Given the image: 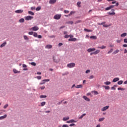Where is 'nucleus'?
Returning <instances> with one entry per match:
<instances>
[{
	"mask_svg": "<svg viewBox=\"0 0 127 127\" xmlns=\"http://www.w3.org/2000/svg\"><path fill=\"white\" fill-rule=\"evenodd\" d=\"M64 13H69V10H65L64 11Z\"/></svg>",
	"mask_w": 127,
	"mask_h": 127,
	"instance_id": "864d4df0",
	"label": "nucleus"
},
{
	"mask_svg": "<svg viewBox=\"0 0 127 127\" xmlns=\"http://www.w3.org/2000/svg\"><path fill=\"white\" fill-rule=\"evenodd\" d=\"M72 13H74V12L73 11H71L70 12V13L69 14L68 16H70V15H72Z\"/></svg>",
	"mask_w": 127,
	"mask_h": 127,
	"instance_id": "bf43d9fd",
	"label": "nucleus"
},
{
	"mask_svg": "<svg viewBox=\"0 0 127 127\" xmlns=\"http://www.w3.org/2000/svg\"><path fill=\"white\" fill-rule=\"evenodd\" d=\"M49 81H50V79H48L43 80V82H45H45H49Z\"/></svg>",
	"mask_w": 127,
	"mask_h": 127,
	"instance_id": "ea45409f",
	"label": "nucleus"
},
{
	"mask_svg": "<svg viewBox=\"0 0 127 127\" xmlns=\"http://www.w3.org/2000/svg\"><path fill=\"white\" fill-rule=\"evenodd\" d=\"M91 39H97V36H90Z\"/></svg>",
	"mask_w": 127,
	"mask_h": 127,
	"instance_id": "a878e982",
	"label": "nucleus"
},
{
	"mask_svg": "<svg viewBox=\"0 0 127 127\" xmlns=\"http://www.w3.org/2000/svg\"><path fill=\"white\" fill-rule=\"evenodd\" d=\"M117 43H121V42H122V40H117Z\"/></svg>",
	"mask_w": 127,
	"mask_h": 127,
	"instance_id": "6e6d98bb",
	"label": "nucleus"
},
{
	"mask_svg": "<svg viewBox=\"0 0 127 127\" xmlns=\"http://www.w3.org/2000/svg\"><path fill=\"white\" fill-rule=\"evenodd\" d=\"M15 13H22L23 10H17L15 11Z\"/></svg>",
	"mask_w": 127,
	"mask_h": 127,
	"instance_id": "9d476101",
	"label": "nucleus"
},
{
	"mask_svg": "<svg viewBox=\"0 0 127 127\" xmlns=\"http://www.w3.org/2000/svg\"><path fill=\"white\" fill-rule=\"evenodd\" d=\"M56 1H57V0H50L49 3L53 4L54 3H55Z\"/></svg>",
	"mask_w": 127,
	"mask_h": 127,
	"instance_id": "6e6552de",
	"label": "nucleus"
},
{
	"mask_svg": "<svg viewBox=\"0 0 127 127\" xmlns=\"http://www.w3.org/2000/svg\"><path fill=\"white\" fill-rule=\"evenodd\" d=\"M118 90H119V91L120 90H121V91H125V88L119 87V88H118Z\"/></svg>",
	"mask_w": 127,
	"mask_h": 127,
	"instance_id": "4c0bfd02",
	"label": "nucleus"
},
{
	"mask_svg": "<svg viewBox=\"0 0 127 127\" xmlns=\"http://www.w3.org/2000/svg\"><path fill=\"white\" fill-rule=\"evenodd\" d=\"M75 65H76V64H75V63H72L67 64V67H68V68H74V67H75Z\"/></svg>",
	"mask_w": 127,
	"mask_h": 127,
	"instance_id": "f257e3e1",
	"label": "nucleus"
},
{
	"mask_svg": "<svg viewBox=\"0 0 127 127\" xmlns=\"http://www.w3.org/2000/svg\"><path fill=\"white\" fill-rule=\"evenodd\" d=\"M62 45H63V43H60L58 44V46H59V47H60V46H62Z\"/></svg>",
	"mask_w": 127,
	"mask_h": 127,
	"instance_id": "5fc2aeb1",
	"label": "nucleus"
},
{
	"mask_svg": "<svg viewBox=\"0 0 127 127\" xmlns=\"http://www.w3.org/2000/svg\"><path fill=\"white\" fill-rule=\"evenodd\" d=\"M75 126V124H71L69 125V127H74Z\"/></svg>",
	"mask_w": 127,
	"mask_h": 127,
	"instance_id": "0e129e2a",
	"label": "nucleus"
},
{
	"mask_svg": "<svg viewBox=\"0 0 127 127\" xmlns=\"http://www.w3.org/2000/svg\"><path fill=\"white\" fill-rule=\"evenodd\" d=\"M83 98L85 100V101H87V102H90L91 101V99H89V98L87 97L86 96H83Z\"/></svg>",
	"mask_w": 127,
	"mask_h": 127,
	"instance_id": "1a4fd4ad",
	"label": "nucleus"
},
{
	"mask_svg": "<svg viewBox=\"0 0 127 127\" xmlns=\"http://www.w3.org/2000/svg\"><path fill=\"white\" fill-rule=\"evenodd\" d=\"M38 29H39V28H38V27H37V26L32 27V30H33L34 31H37V30H38Z\"/></svg>",
	"mask_w": 127,
	"mask_h": 127,
	"instance_id": "0eeeda50",
	"label": "nucleus"
},
{
	"mask_svg": "<svg viewBox=\"0 0 127 127\" xmlns=\"http://www.w3.org/2000/svg\"><path fill=\"white\" fill-rule=\"evenodd\" d=\"M72 123H77V121H75L73 119L70 120V123L72 124Z\"/></svg>",
	"mask_w": 127,
	"mask_h": 127,
	"instance_id": "e433bc0d",
	"label": "nucleus"
},
{
	"mask_svg": "<svg viewBox=\"0 0 127 127\" xmlns=\"http://www.w3.org/2000/svg\"><path fill=\"white\" fill-rule=\"evenodd\" d=\"M32 34L33 36H34V37H38V38H40V39L42 38V36L40 35H38L37 33L36 32H33Z\"/></svg>",
	"mask_w": 127,
	"mask_h": 127,
	"instance_id": "f03ea898",
	"label": "nucleus"
},
{
	"mask_svg": "<svg viewBox=\"0 0 127 127\" xmlns=\"http://www.w3.org/2000/svg\"><path fill=\"white\" fill-rule=\"evenodd\" d=\"M75 88H77V89H79V88L82 89V88H83V85H82L81 84H79L78 85H76L75 86Z\"/></svg>",
	"mask_w": 127,
	"mask_h": 127,
	"instance_id": "dca6fc26",
	"label": "nucleus"
},
{
	"mask_svg": "<svg viewBox=\"0 0 127 127\" xmlns=\"http://www.w3.org/2000/svg\"><path fill=\"white\" fill-rule=\"evenodd\" d=\"M47 96L46 95H41L40 98H46Z\"/></svg>",
	"mask_w": 127,
	"mask_h": 127,
	"instance_id": "de8ad7c7",
	"label": "nucleus"
},
{
	"mask_svg": "<svg viewBox=\"0 0 127 127\" xmlns=\"http://www.w3.org/2000/svg\"><path fill=\"white\" fill-rule=\"evenodd\" d=\"M53 60L54 61V62H56V63H58V62H59V61L56 60V59H55V58H54Z\"/></svg>",
	"mask_w": 127,
	"mask_h": 127,
	"instance_id": "09e8293b",
	"label": "nucleus"
},
{
	"mask_svg": "<svg viewBox=\"0 0 127 127\" xmlns=\"http://www.w3.org/2000/svg\"><path fill=\"white\" fill-rule=\"evenodd\" d=\"M69 119H70V117H64L63 119V121H64L65 122L66 121H68V120H69Z\"/></svg>",
	"mask_w": 127,
	"mask_h": 127,
	"instance_id": "a211bd4d",
	"label": "nucleus"
},
{
	"mask_svg": "<svg viewBox=\"0 0 127 127\" xmlns=\"http://www.w3.org/2000/svg\"><path fill=\"white\" fill-rule=\"evenodd\" d=\"M109 108H110L109 106H105L101 109V111H102V112H105V111H107Z\"/></svg>",
	"mask_w": 127,
	"mask_h": 127,
	"instance_id": "39448f33",
	"label": "nucleus"
},
{
	"mask_svg": "<svg viewBox=\"0 0 127 127\" xmlns=\"http://www.w3.org/2000/svg\"><path fill=\"white\" fill-rule=\"evenodd\" d=\"M85 115H86V114H82V115L79 118V119L80 120L83 119V117H85Z\"/></svg>",
	"mask_w": 127,
	"mask_h": 127,
	"instance_id": "c85d7f7f",
	"label": "nucleus"
},
{
	"mask_svg": "<svg viewBox=\"0 0 127 127\" xmlns=\"http://www.w3.org/2000/svg\"><path fill=\"white\" fill-rule=\"evenodd\" d=\"M106 46H101V47H97V48L98 49H105V48H106Z\"/></svg>",
	"mask_w": 127,
	"mask_h": 127,
	"instance_id": "6ab92c4d",
	"label": "nucleus"
},
{
	"mask_svg": "<svg viewBox=\"0 0 127 127\" xmlns=\"http://www.w3.org/2000/svg\"><path fill=\"white\" fill-rule=\"evenodd\" d=\"M109 7H110V9H112V8H114V7H115V5H110Z\"/></svg>",
	"mask_w": 127,
	"mask_h": 127,
	"instance_id": "4d7b16f0",
	"label": "nucleus"
},
{
	"mask_svg": "<svg viewBox=\"0 0 127 127\" xmlns=\"http://www.w3.org/2000/svg\"><path fill=\"white\" fill-rule=\"evenodd\" d=\"M104 84L105 85H111V82H110V81H106V82H104Z\"/></svg>",
	"mask_w": 127,
	"mask_h": 127,
	"instance_id": "7c9ffc66",
	"label": "nucleus"
},
{
	"mask_svg": "<svg viewBox=\"0 0 127 127\" xmlns=\"http://www.w3.org/2000/svg\"><path fill=\"white\" fill-rule=\"evenodd\" d=\"M24 37V39H25V40H26L27 41H28V40H29V38H28V37H27V36L26 35H24L23 36Z\"/></svg>",
	"mask_w": 127,
	"mask_h": 127,
	"instance_id": "5701e85b",
	"label": "nucleus"
},
{
	"mask_svg": "<svg viewBox=\"0 0 127 127\" xmlns=\"http://www.w3.org/2000/svg\"><path fill=\"white\" fill-rule=\"evenodd\" d=\"M13 72H14V74H17L18 73H20V71H17V70H16L15 69H13Z\"/></svg>",
	"mask_w": 127,
	"mask_h": 127,
	"instance_id": "aec40b11",
	"label": "nucleus"
},
{
	"mask_svg": "<svg viewBox=\"0 0 127 127\" xmlns=\"http://www.w3.org/2000/svg\"><path fill=\"white\" fill-rule=\"evenodd\" d=\"M120 52V50H116L115 52H114L113 54H117V53H119Z\"/></svg>",
	"mask_w": 127,
	"mask_h": 127,
	"instance_id": "473e14b6",
	"label": "nucleus"
},
{
	"mask_svg": "<svg viewBox=\"0 0 127 127\" xmlns=\"http://www.w3.org/2000/svg\"><path fill=\"white\" fill-rule=\"evenodd\" d=\"M64 38H69V35H65L64 36Z\"/></svg>",
	"mask_w": 127,
	"mask_h": 127,
	"instance_id": "e2e57ef3",
	"label": "nucleus"
},
{
	"mask_svg": "<svg viewBox=\"0 0 127 127\" xmlns=\"http://www.w3.org/2000/svg\"><path fill=\"white\" fill-rule=\"evenodd\" d=\"M77 41V39L75 38H71L68 39V41H74V42H75V41Z\"/></svg>",
	"mask_w": 127,
	"mask_h": 127,
	"instance_id": "4468645a",
	"label": "nucleus"
},
{
	"mask_svg": "<svg viewBox=\"0 0 127 127\" xmlns=\"http://www.w3.org/2000/svg\"><path fill=\"white\" fill-rule=\"evenodd\" d=\"M104 88H105L106 90H110V86H103Z\"/></svg>",
	"mask_w": 127,
	"mask_h": 127,
	"instance_id": "bb28decb",
	"label": "nucleus"
},
{
	"mask_svg": "<svg viewBox=\"0 0 127 127\" xmlns=\"http://www.w3.org/2000/svg\"><path fill=\"white\" fill-rule=\"evenodd\" d=\"M62 127H69V126L67 125H64Z\"/></svg>",
	"mask_w": 127,
	"mask_h": 127,
	"instance_id": "680f3d73",
	"label": "nucleus"
},
{
	"mask_svg": "<svg viewBox=\"0 0 127 127\" xmlns=\"http://www.w3.org/2000/svg\"><path fill=\"white\" fill-rule=\"evenodd\" d=\"M90 72H91L90 69H87V70H86L85 73H86V74H88V73H90Z\"/></svg>",
	"mask_w": 127,
	"mask_h": 127,
	"instance_id": "8fccbe9b",
	"label": "nucleus"
},
{
	"mask_svg": "<svg viewBox=\"0 0 127 127\" xmlns=\"http://www.w3.org/2000/svg\"><path fill=\"white\" fill-rule=\"evenodd\" d=\"M6 115H4L3 116L0 117V120H3V119H5L6 118Z\"/></svg>",
	"mask_w": 127,
	"mask_h": 127,
	"instance_id": "4be33fe9",
	"label": "nucleus"
},
{
	"mask_svg": "<svg viewBox=\"0 0 127 127\" xmlns=\"http://www.w3.org/2000/svg\"><path fill=\"white\" fill-rule=\"evenodd\" d=\"M105 9H106V10H110V9H111V8L109 6V7L106 8Z\"/></svg>",
	"mask_w": 127,
	"mask_h": 127,
	"instance_id": "052dcab7",
	"label": "nucleus"
},
{
	"mask_svg": "<svg viewBox=\"0 0 127 127\" xmlns=\"http://www.w3.org/2000/svg\"><path fill=\"white\" fill-rule=\"evenodd\" d=\"M115 87H117V85H115L114 86L111 87L112 90H116V88H115Z\"/></svg>",
	"mask_w": 127,
	"mask_h": 127,
	"instance_id": "c03bdc74",
	"label": "nucleus"
},
{
	"mask_svg": "<svg viewBox=\"0 0 127 127\" xmlns=\"http://www.w3.org/2000/svg\"><path fill=\"white\" fill-rule=\"evenodd\" d=\"M109 26H111V25H107V24L103 25L104 27H109Z\"/></svg>",
	"mask_w": 127,
	"mask_h": 127,
	"instance_id": "37998d69",
	"label": "nucleus"
},
{
	"mask_svg": "<svg viewBox=\"0 0 127 127\" xmlns=\"http://www.w3.org/2000/svg\"><path fill=\"white\" fill-rule=\"evenodd\" d=\"M24 19L25 20H31V19H32V17L31 16H25Z\"/></svg>",
	"mask_w": 127,
	"mask_h": 127,
	"instance_id": "20e7f679",
	"label": "nucleus"
},
{
	"mask_svg": "<svg viewBox=\"0 0 127 127\" xmlns=\"http://www.w3.org/2000/svg\"><path fill=\"white\" fill-rule=\"evenodd\" d=\"M124 43H127V38H125L124 39Z\"/></svg>",
	"mask_w": 127,
	"mask_h": 127,
	"instance_id": "3c124183",
	"label": "nucleus"
},
{
	"mask_svg": "<svg viewBox=\"0 0 127 127\" xmlns=\"http://www.w3.org/2000/svg\"><path fill=\"white\" fill-rule=\"evenodd\" d=\"M123 47H127V44H124L123 45Z\"/></svg>",
	"mask_w": 127,
	"mask_h": 127,
	"instance_id": "338daca9",
	"label": "nucleus"
},
{
	"mask_svg": "<svg viewBox=\"0 0 127 127\" xmlns=\"http://www.w3.org/2000/svg\"><path fill=\"white\" fill-rule=\"evenodd\" d=\"M19 22H20V23H22L23 22H24V19L23 18H21L19 20Z\"/></svg>",
	"mask_w": 127,
	"mask_h": 127,
	"instance_id": "393cba45",
	"label": "nucleus"
},
{
	"mask_svg": "<svg viewBox=\"0 0 127 127\" xmlns=\"http://www.w3.org/2000/svg\"><path fill=\"white\" fill-rule=\"evenodd\" d=\"M96 50V49L95 48H89L87 50L88 52H92L93 51H95Z\"/></svg>",
	"mask_w": 127,
	"mask_h": 127,
	"instance_id": "ddd939ff",
	"label": "nucleus"
},
{
	"mask_svg": "<svg viewBox=\"0 0 127 127\" xmlns=\"http://www.w3.org/2000/svg\"><path fill=\"white\" fill-rule=\"evenodd\" d=\"M77 4L78 7H81V5H80L81 2H80V1L77 2Z\"/></svg>",
	"mask_w": 127,
	"mask_h": 127,
	"instance_id": "58836bf2",
	"label": "nucleus"
},
{
	"mask_svg": "<svg viewBox=\"0 0 127 127\" xmlns=\"http://www.w3.org/2000/svg\"><path fill=\"white\" fill-rule=\"evenodd\" d=\"M45 83V81H42V82L40 83V85H43Z\"/></svg>",
	"mask_w": 127,
	"mask_h": 127,
	"instance_id": "13d9d810",
	"label": "nucleus"
},
{
	"mask_svg": "<svg viewBox=\"0 0 127 127\" xmlns=\"http://www.w3.org/2000/svg\"><path fill=\"white\" fill-rule=\"evenodd\" d=\"M46 104V102H43L41 103V107H43V106H45V104Z\"/></svg>",
	"mask_w": 127,
	"mask_h": 127,
	"instance_id": "2f4dec72",
	"label": "nucleus"
},
{
	"mask_svg": "<svg viewBox=\"0 0 127 127\" xmlns=\"http://www.w3.org/2000/svg\"><path fill=\"white\" fill-rule=\"evenodd\" d=\"M114 51V49H111L109 52H108V54H110V53H112Z\"/></svg>",
	"mask_w": 127,
	"mask_h": 127,
	"instance_id": "c9c22d12",
	"label": "nucleus"
},
{
	"mask_svg": "<svg viewBox=\"0 0 127 127\" xmlns=\"http://www.w3.org/2000/svg\"><path fill=\"white\" fill-rule=\"evenodd\" d=\"M61 18V15L57 14L54 16V19H60Z\"/></svg>",
	"mask_w": 127,
	"mask_h": 127,
	"instance_id": "7ed1b4c3",
	"label": "nucleus"
},
{
	"mask_svg": "<svg viewBox=\"0 0 127 127\" xmlns=\"http://www.w3.org/2000/svg\"><path fill=\"white\" fill-rule=\"evenodd\" d=\"M84 31H87V32H92L93 30H89L86 28L84 29Z\"/></svg>",
	"mask_w": 127,
	"mask_h": 127,
	"instance_id": "b1692460",
	"label": "nucleus"
},
{
	"mask_svg": "<svg viewBox=\"0 0 127 127\" xmlns=\"http://www.w3.org/2000/svg\"><path fill=\"white\" fill-rule=\"evenodd\" d=\"M45 48H46L47 49H51V48H52V45H47L46 46Z\"/></svg>",
	"mask_w": 127,
	"mask_h": 127,
	"instance_id": "9b49d317",
	"label": "nucleus"
},
{
	"mask_svg": "<svg viewBox=\"0 0 127 127\" xmlns=\"http://www.w3.org/2000/svg\"><path fill=\"white\" fill-rule=\"evenodd\" d=\"M7 107H8V104H6L3 106V108L4 109H6V108H7Z\"/></svg>",
	"mask_w": 127,
	"mask_h": 127,
	"instance_id": "49530a36",
	"label": "nucleus"
},
{
	"mask_svg": "<svg viewBox=\"0 0 127 127\" xmlns=\"http://www.w3.org/2000/svg\"><path fill=\"white\" fill-rule=\"evenodd\" d=\"M40 9H41V6H38L36 8V10L37 11H38L39 10H40Z\"/></svg>",
	"mask_w": 127,
	"mask_h": 127,
	"instance_id": "c756f323",
	"label": "nucleus"
},
{
	"mask_svg": "<svg viewBox=\"0 0 127 127\" xmlns=\"http://www.w3.org/2000/svg\"><path fill=\"white\" fill-rule=\"evenodd\" d=\"M6 45V42H4L3 43L0 45V48H2V47H4V46H5Z\"/></svg>",
	"mask_w": 127,
	"mask_h": 127,
	"instance_id": "2eb2a0df",
	"label": "nucleus"
},
{
	"mask_svg": "<svg viewBox=\"0 0 127 127\" xmlns=\"http://www.w3.org/2000/svg\"><path fill=\"white\" fill-rule=\"evenodd\" d=\"M111 11H112V12H109L108 14H110V15H115V14H116V13L115 12V9H112Z\"/></svg>",
	"mask_w": 127,
	"mask_h": 127,
	"instance_id": "423d86ee",
	"label": "nucleus"
},
{
	"mask_svg": "<svg viewBox=\"0 0 127 127\" xmlns=\"http://www.w3.org/2000/svg\"><path fill=\"white\" fill-rule=\"evenodd\" d=\"M123 83H124V81H123V80H120L118 82V85H122V84H123Z\"/></svg>",
	"mask_w": 127,
	"mask_h": 127,
	"instance_id": "cd10ccee",
	"label": "nucleus"
},
{
	"mask_svg": "<svg viewBox=\"0 0 127 127\" xmlns=\"http://www.w3.org/2000/svg\"><path fill=\"white\" fill-rule=\"evenodd\" d=\"M99 53H100V50H97L95 51L94 53H93V54H94V55H96Z\"/></svg>",
	"mask_w": 127,
	"mask_h": 127,
	"instance_id": "f3484780",
	"label": "nucleus"
},
{
	"mask_svg": "<svg viewBox=\"0 0 127 127\" xmlns=\"http://www.w3.org/2000/svg\"><path fill=\"white\" fill-rule=\"evenodd\" d=\"M37 78L38 79V80H41V76H37Z\"/></svg>",
	"mask_w": 127,
	"mask_h": 127,
	"instance_id": "603ef678",
	"label": "nucleus"
},
{
	"mask_svg": "<svg viewBox=\"0 0 127 127\" xmlns=\"http://www.w3.org/2000/svg\"><path fill=\"white\" fill-rule=\"evenodd\" d=\"M105 120V118H102L99 119L98 122H103Z\"/></svg>",
	"mask_w": 127,
	"mask_h": 127,
	"instance_id": "f704fd0d",
	"label": "nucleus"
},
{
	"mask_svg": "<svg viewBox=\"0 0 127 127\" xmlns=\"http://www.w3.org/2000/svg\"><path fill=\"white\" fill-rule=\"evenodd\" d=\"M22 66H23V68H26V67H27V66H26V64H23L22 65Z\"/></svg>",
	"mask_w": 127,
	"mask_h": 127,
	"instance_id": "69168bd1",
	"label": "nucleus"
},
{
	"mask_svg": "<svg viewBox=\"0 0 127 127\" xmlns=\"http://www.w3.org/2000/svg\"><path fill=\"white\" fill-rule=\"evenodd\" d=\"M124 53L125 54H126V53H127V49H125V50H124Z\"/></svg>",
	"mask_w": 127,
	"mask_h": 127,
	"instance_id": "774afa93",
	"label": "nucleus"
},
{
	"mask_svg": "<svg viewBox=\"0 0 127 127\" xmlns=\"http://www.w3.org/2000/svg\"><path fill=\"white\" fill-rule=\"evenodd\" d=\"M127 33H124L121 35V37H126L127 36Z\"/></svg>",
	"mask_w": 127,
	"mask_h": 127,
	"instance_id": "412c9836",
	"label": "nucleus"
},
{
	"mask_svg": "<svg viewBox=\"0 0 127 127\" xmlns=\"http://www.w3.org/2000/svg\"><path fill=\"white\" fill-rule=\"evenodd\" d=\"M88 79H90V80H91V79H94V75H91V76L88 78Z\"/></svg>",
	"mask_w": 127,
	"mask_h": 127,
	"instance_id": "a18cd8bd",
	"label": "nucleus"
},
{
	"mask_svg": "<svg viewBox=\"0 0 127 127\" xmlns=\"http://www.w3.org/2000/svg\"><path fill=\"white\" fill-rule=\"evenodd\" d=\"M119 80L120 78L119 77H116L113 80L112 82H113L114 83H116V82H118V81Z\"/></svg>",
	"mask_w": 127,
	"mask_h": 127,
	"instance_id": "f8f14e48",
	"label": "nucleus"
},
{
	"mask_svg": "<svg viewBox=\"0 0 127 127\" xmlns=\"http://www.w3.org/2000/svg\"><path fill=\"white\" fill-rule=\"evenodd\" d=\"M80 22H82L81 20H78L75 22V24H77V23H80Z\"/></svg>",
	"mask_w": 127,
	"mask_h": 127,
	"instance_id": "72a5a7b5",
	"label": "nucleus"
},
{
	"mask_svg": "<svg viewBox=\"0 0 127 127\" xmlns=\"http://www.w3.org/2000/svg\"><path fill=\"white\" fill-rule=\"evenodd\" d=\"M68 24H73V22L72 21H70L67 22Z\"/></svg>",
	"mask_w": 127,
	"mask_h": 127,
	"instance_id": "79ce46f5",
	"label": "nucleus"
},
{
	"mask_svg": "<svg viewBox=\"0 0 127 127\" xmlns=\"http://www.w3.org/2000/svg\"><path fill=\"white\" fill-rule=\"evenodd\" d=\"M93 93H94V95H99V92H98L97 91H93Z\"/></svg>",
	"mask_w": 127,
	"mask_h": 127,
	"instance_id": "a19ab883",
	"label": "nucleus"
}]
</instances>
